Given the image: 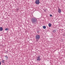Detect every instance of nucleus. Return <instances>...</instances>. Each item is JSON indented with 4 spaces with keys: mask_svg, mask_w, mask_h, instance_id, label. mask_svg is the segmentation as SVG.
Returning <instances> with one entry per match:
<instances>
[{
    "mask_svg": "<svg viewBox=\"0 0 65 65\" xmlns=\"http://www.w3.org/2000/svg\"><path fill=\"white\" fill-rule=\"evenodd\" d=\"M31 22L32 24H37V19L35 18H33L31 19Z\"/></svg>",
    "mask_w": 65,
    "mask_h": 65,
    "instance_id": "obj_1",
    "label": "nucleus"
},
{
    "mask_svg": "<svg viewBox=\"0 0 65 65\" xmlns=\"http://www.w3.org/2000/svg\"><path fill=\"white\" fill-rule=\"evenodd\" d=\"M36 39H39L40 38V35H37L36 36Z\"/></svg>",
    "mask_w": 65,
    "mask_h": 65,
    "instance_id": "obj_2",
    "label": "nucleus"
},
{
    "mask_svg": "<svg viewBox=\"0 0 65 65\" xmlns=\"http://www.w3.org/2000/svg\"><path fill=\"white\" fill-rule=\"evenodd\" d=\"M35 3L38 5L40 3V1L39 0H37L36 1Z\"/></svg>",
    "mask_w": 65,
    "mask_h": 65,
    "instance_id": "obj_3",
    "label": "nucleus"
},
{
    "mask_svg": "<svg viewBox=\"0 0 65 65\" xmlns=\"http://www.w3.org/2000/svg\"><path fill=\"white\" fill-rule=\"evenodd\" d=\"M41 60V58H40V56H38L37 57V61H40Z\"/></svg>",
    "mask_w": 65,
    "mask_h": 65,
    "instance_id": "obj_4",
    "label": "nucleus"
},
{
    "mask_svg": "<svg viewBox=\"0 0 65 65\" xmlns=\"http://www.w3.org/2000/svg\"><path fill=\"white\" fill-rule=\"evenodd\" d=\"M61 10L60 8H58V12L59 13H60L61 12Z\"/></svg>",
    "mask_w": 65,
    "mask_h": 65,
    "instance_id": "obj_5",
    "label": "nucleus"
},
{
    "mask_svg": "<svg viewBox=\"0 0 65 65\" xmlns=\"http://www.w3.org/2000/svg\"><path fill=\"white\" fill-rule=\"evenodd\" d=\"M48 26L49 27H51L52 26V24L51 23H50L48 24Z\"/></svg>",
    "mask_w": 65,
    "mask_h": 65,
    "instance_id": "obj_6",
    "label": "nucleus"
},
{
    "mask_svg": "<svg viewBox=\"0 0 65 65\" xmlns=\"http://www.w3.org/2000/svg\"><path fill=\"white\" fill-rule=\"evenodd\" d=\"M3 30V28L2 27H0V31H1Z\"/></svg>",
    "mask_w": 65,
    "mask_h": 65,
    "instance_id": "obj_7",
    "label": "nucleus"
},
{
    "mask_svg": "<svg viewBox=\"0 0 65 65\" xmlns=\"http://www.w3.org/2000/svg\"><path fill=\"white\" fill-rule=\"evenodd\" d=\"M43 29H45V28H46V26H43Z\"/></svg>",
    "mask_w": 65,
    "mask_h": 65,
    "instance_id": "obj_8",
    "label": "nucleus"
},
{
    "mask_svg": "<svg viewBox=\"0 0 65 65\" xmlns=\"http://www.w3.org/2000/svg\"><path fill=\"white\" fill-rule=\"evenodd\" d=\"M4 60H3V59L2 60V63H4Z\"/></svg>",
    "mask_w": 65,
    "mask_h": 65,
    "instance_id": "obj_9",
    "label": "nucleus"
},
{
    "mask_svg": "<svg viewBox=\"0 0 65 65\" xmlns=\"http://www.w3.org/2000/svg\"><path fill=\"white\" fill-rule=\"evenodd\" d=\"M9 30L8 28H6L5 29V30H6V31H7V30Z\"/></svg>",
    "mask_w": 65,
    "mask_h": 65,
    "instance_id": "obj_10",
    "label": "nucleus"
},
{
    "mask_svg": "<svg viewBox=\"0 0 65 65\" xmlns=\"http://www.w3.org/2000/svg\"><path fill=\"white\" fill-rule=\"evenodd\" d=\"M5 57L6 58H7V59H8V57H7V56H5Z\"/></svg>",
    "mask_w": 65,
    "mask_h": 65,
    "instance_id": "obj_11",
    "label": "nucleus"
},
{
    "mask_svg": "<svg viewBox=\"0 0 65 65\" xmlns=\"http://www.w3.org/2000/svg\"><path fill=\"white\" fill-rule=\"evenodd\" d=\"M50 17H52V15L51 14L50 15Z\"/></svg>",
    "mask_w": 65,
    "mask_h": 65,
    "instance_id": "obj_12",
    "label": "nucleus"
},
{
    "mask_svg": "<svg viewBox=\"0 0 65 65\" xmlns=\"http://www.w3.org/2000/svg\"><path fill=\"white\" fill-rule=\"evenodd\" d=\"M1 64V62L0 61V65Z\"/></svg>",
    "mask_w": 65,
    "mask_h": 65,
    "instance_id": "obj_13",
    "label": "nucleus"
}]
</instances>
